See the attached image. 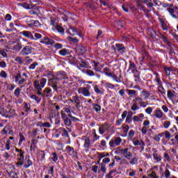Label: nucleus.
<instances>
[{
  "instance_id": "f257e3e1",
  "label": "nucleus",
  "mask_w": 178,
  "mask_h": 178,
  "mask_svg": "<svg viewBox=\"0 0 178 178\" xmlns=\"http://www.w3.org/2000/svg\"><path fill=\"white\" fill-rule=\"evenodd\" d=\"M116 152L118 154V155H123L124 158H126V159H128V161H130L131 158H133V154L129 151V148L127 147H118Z\"/></svg>"
},
{
  "instance_id": "f03ea898",
  "label": "nucleus",
  "mask_w": 178,
  "mask_h": 178,
  "mask_svg": "<svg viewBox=\"0 0 178 178\" xmlns=\"http://www.w3.org/2000/svg\"><path fill=\"white\" fill-rule=\"evenodd\" d=\"M47 84V79L42 78L41 79H36L33 81V86L36 91H42V88Z\"/></svg>"
},
{
  "instance_id": "7ed1b4c3",
  "label": "nucleus",
  "mask_w": 178,
  "mask_h": 178,
  "mask_svg": "<svg viewBox=\"0 0 178 178\" xmlns=\"http://www.w3.org/2000/svg\"><path fill=\"white\" fill-rule=\"evenodd\" d=\"M90 90H91V86L90 85H87L86 87L79 88L78 93L81 94L83 97H91Z\"/></svg>"
},
{
  "instance_id": "20e7f679",
  "label": "nucleus",
  "mask_w": 178,
  "mask_h": 178,
  "mask_svg": "<svg viewBox=\"0 0 178 178\" xmlns=\"http://www.w3.org/2000/svg\"><path fill=\"white\" fill-rule=\"evenodd\" d=\"M22 48H23V46L22 45V42H12L10 44V49L13 51V52H15L17 54V52H20L22 50Z\"/></svg>"
},
{
  "instance_id": "39448f33",
  "label": "nucleus",
  "mask_w": 178,
  "mask_h": 178,
  "mask_svg": "<svg viewBox=\"0 0 178 178\" xmlns=\"http://www.w3.org/2000/svg\"><path fill=\"white\" fill-rule=\"evenodd\" d=\"M122 143V138L120 137H115L114 138L111 139L109 142V145L112 148H115V147H119Z\"/></svg>"
},
{
  "instance_id": "423d86ee",
  "label": "nucleus",
  "mask_w": 178,
  "mask_h": 178,
  "mask_svg": "<svg viewBox=\"0 0 178 178\" xmlns=\"http://www.w3.org/2000/svg\"><path fill=\"white\" fill-rule=\"evenodd\" d=\"M56 138H58L60 134L61 136H64V137H68L69 136V134L67 132V131L66 130V129L63 128V127H60L58 129L56 130Z\"/></svg>"
},
{
  "instance_id": "0eeeda50",
  "label": "nucleus",
  "mask_w": 178,
  "mask_h": 178,
  "mask_svg": "<svg viewBox=\"0 0 178 178\" xmlns=\"http://www.w3.org/2000/svg\"><path fill=\"white\" fill-rule=\"evenodd\" d=\"M58 79L53 78L49 79V87H51L55 91H58Z\"/></svg>"
},
{
  "instance_id": "6e6552de",
  "label": "nucleus",
  "mask_w": 178,
  "mask_h": 178,
  "mask_svg": "<svg viewBox=\"0 0 178 178\" xmlns=\"http://www.w3.org/2000/svg\"><path fill=\"white\" fill-rule=\"evenodd\" d=\"M83 139L84 140L83 147L86 152H88V151H90V148H91V139H90V137L86 136H83Z\"/></svg>"
},
{
  "instance_id": "1a4fd4ad",
  "label": "nucleus",
  "mask_w": 178,
  "mask_h": 178,
  "mask_svg": "<svg viewBox=\"0 0 178 178\" xmlns=\"http://www.w3.org/2000/svg\"><path fill=\"white\" fill-rule=\"evenodd\" d=\"M50 24H51V26H52V30H54V31H55V30H56V31H58V33H63V31H65L63 28L62 26H59L54 21H51Z\"/></svg>"
},
{
  "instance_id": "9d476101",
  "label": "nucleus",
  "mask_w": 178,
  "mask_h": 178,
  "mask_svg": "<svg viewBox=\"0 0 178 178\" xmlns=\"http://www.w3.org/2000/svg\"><path fill=\"white\" fill-rule=\"evenodd\" d=\"M33 52V47L31 46H25L21 51V55H30Z\"/></svg>"
},
{
  "instance_id": "9b49d317",
  "label": "nucleus",
  "mask_w": 178,
  "mask_h": 178,
  "mask_svg": "<svg viewBox=\"0 0 178 178\" xmlns=\"http://www.w3.org/2000/svg\"><path fill=\"white\" fill-rule=\"evenodd\" d=\"M111 129V124L108 123H105L102 124L99 128V134H104L106 130H109Z\"/></svg>"
},
{
  "instance_id": "f8f14e48",
  "label": "nucleus",
  "mask_w": 178,
  "mask_h": 178,
  "mask_svg": "<svg viewBox=\"0 0 178 178\" xmlns=\"http://www.w3.org/2000/svg\"><path fill=\"white\" fill-rule=\"evenodd\" d=\"M153 118H156V119H162L163 118V111L160 108H156L152 115Z\"/></svg>"
},
{
  "instance_id": "ddd939ff",
  "label": "nucleus",
  "mask_w": 178,
  "mask_h": 178,
  "mask_svg": "<svg viewBox=\"0 0 178 178\" xmlns=\"http://www.w3.org/2000/svg\"><path fill=\"white\" fill-rule=\"evenodd\" d=\"M76 54L78 55H84L87 52V48L86 47L83 46L82 44H79L76 46Z\"/></svg>"
},
{
  "instance_id": "4468645a",
  "label": "nucleus",
  "mask_w": 178,
  "mask_h": 178,
  "mask_svg": "<svg viewBox=\"0 0 178 178\" xmlns=\"http://www.w3.org/2000/svg\"><path fill=\"white\" fill-rule=\"evenodd\" d=\"M25 81L26 79L22 77V74L20 73L17 74L15 76V83H17V84H19L20 86L23 84Z\"/></svg>"
},
{
  "instance_id": "2eb2a0df",
  "label": "nucleus",
  "mask_w": 178,
  "mask_h": 178,
  "mask_svg": "<svg viewBox=\"0 0 178 178\" xmlns=\"http://www.w3.org/2000/svg\"><path fill=\"white\" fill-rule=\"evenodd\" d=\"M65 151L66 152H67V154L72 155V156H77V152L74 151V148L70 146H67L65 148Z\"/></svg>"
},
{
  "instance_id": "dca6fc26",
  "label": "nucleus",
  "mask_w": 178,
  "mask_h": 178,
  "mask_svg": "<svg viewBox=\"0 0 178 178\" xmlns=\"http://www.w3.org/2000/svg\"><path fill=\"white\" fill-rule=\"evenodd\" d=\"M66 113H67V116L68 118H71V120H72V122H79V119L76 118V117H73V115H72V111H70V106L69 108H66L65 109Z\"/></svg>"
},
{
  "instance_id": "f3484780",
  "label": "nucleus",
  "mask_w": 178,
  "mask_h": 178,
  "mask_svg": "<svg viewBox=\"0 0 178 178\" xmlns=\"http://www.w3.org/2000/svg\"><path fill=\"white\" fill-rule=\"evenodd\" d=\"M43 94L44 97H46L47 98L52 97V89H51V88H45L43 90Z\"/></svg>"
},
{
  "instance_id": "a211bd4d",
  "label": "nucleus",
  "mask_w": 178,
  "mask_h": 178,
  "mask_svg": "<svg viewBox=\"0 0 178 178\" xmlns=\"http://www.w3.org/2000/svg\"><path fill=\"white\" fill-rule=\"evenodd\" d=\"M93 67L96 72H101V70L104 68V65H101L99 63L93 61Z\"/></svg>"
},
{
  "instance_id": "6ab92c4d",
  "label": "nucleus",
  "mask_w": 178,
  "mask_h": 178,
  "mask_svg": "<svg viewBox=\"0 0 178 178\" xmlns=\"http://www.w3.org/2000/svg\"><path fill=\"white\" fill-rule=\"evenodd\" d=\"M40 42L42 44H46V45H54V44H55V41L47 37H45L43 40H41Z\"/></svg>"
},
{
  "instance_id": "aec40b11",
  "label": "nucleus",
  "mask_w": 178,
  "mask_h": 178,
  "mask_svg": "<svg viewBox=\"0 0 178 178\" xmlns=\"http://www.w3.org/2000/svg\"><path fill=\"white\" fill-rule=\"evenodd\" d=\"M21 34L26 38H30V40H34V36L33 35V33H31V31H24L21 32Z\"/></svg>"
},
{
  "instance_id": "412c9836",
  "label": "nucleus",
  "mask_w": 178,
  "mask_h": 178,
  "mask_svg": "<svg viewBox=\"0 0 178 178\" xmlns=\"http://www.w3.org/2000/svg\"><path fill=\"white\" fill-rule=\"evenodd\" d=\"M56 78L57 79V80H65V79H67V76L66 75V72H59L57 73V76Z\"/></svg>"
},
{
  "instance_id": "4be33fe9",
  "label": "nucleus",
  "mask_w": 178,
  "mask_h": 178,
  "mask_svg": "<svg viewBox=\"0 0 178 178\" xmlns=\"http://www.w3.org/2000/svg\"><path fill=\"white\" fill-rule=\"evenodd\" d=\"M159 22L161 24V27H162V29L164 31H168V22L162 18H160L159 19Z\"/></svg>"
},
{
  "instance_id": "5701e85b",
  "label": "nucleus",
  "mask_w": 178,
  "mask_h": 178,
  "mask_svg": "<svg viewBox=\"0 0 178 178\" xmlns=\"http://www.w3.org/2000/svg\"><path fill=\"white\" fill-rule=\"evenodd\" d=\"M130 70H131L132 73L138 71L136 64H134V63H133L131 60L129 61V65L127 72H130Z\"/></svg>"
},
{
  "instance_id": "b1692460",
  "label": "nucleus",
  "mask_w": 178,
  "mask_h": 178,
  "mask_svg": "<svg viewBox=\"0 0 178 178\" xmlns=\"http://www.w3.org/2000/svg\"><path fill=\"white\" fill-rule=\"evenodd\" d=\"M122 136L126 137L127 136V133L129 132V130L130 129V127L129 125H122Z\"/></svg>"
},
{
  "instance_id": "393cba45",
  "label": "nucleus",
  "mask_w": 178,
  "mask_h": 178,
  "mask_svg": "<svg viewBox=\"0 0 178 178\" xmlns=\"http://www.w3.org/2000/svg\"><path fill=\"white\" fill-rule=\"evenodd\" d=\"M32 165H33V161L30 159V157L26 158L24 168H25V169H27L28 168H30V166H31Z\"/></svg>"
},
{
  "instance_id": "a878e982",
  "label": "nucleus",
  "mask_w": 178,
  "mask_h": 178,
  "mask_svg": "<svg viewBox=\"0 0 178 178\" xmlns=\"http://www.w3.org/2000/svg\"><path fill=\"white\" fill-rule=\"evenodd\" d=\"M148 53L145 52L144 54H140L139 57V60L140 62V64L143 65L144 62H145V58H147Z\"/></svg>"
},
{
  "instance_id": "bb28decb",
  "label": "nucleus",
  "mask_w": 178,
  "mask_h": 178,
  "mask_svg": "<svg viewBox=\"0 0 178 178\" xmlns=\"http://www.w3.org/2000/svg\"><path fill=\"white\" fill-rule=\"evenodd\" d=\"M59 54L61 55V56H66V55L70 54V51H69L67 49H63L59 51Z\"/></svg>"
},
{
  "instance_id": "cd10ccee",
  "label": "nucleus",
  "mask_w": 178,
  "mask_h": 178,
  "mask_svg": "<svg viewBox=\"0 0 178 178\" xmlns=\"http://www.w3.org/2000/svg\"><path fill=\"white\" fill-rule=\"evenodd\" d=\"M19 6L24 8L25 9H33V6L31 4H27L26 3H21L19 4Z\"/></svg>"
},
{
  "instance_id": "c85d7f7f",
  "label": "nucleus",
  "mask_w": 178,
  "mask_h": 178,
  "mask_svg": "<svg viewBox=\"0 0 178 178\" xmlns=\"http://www.w3.org/2000/svg\"><path fill=\"white\" fill-rule=\"evenodd\" d=\"M31 99H33V101H35V102H37V104H40V102H41V97H38V96H37V95H32L30 97Z\"/></svg>"
},
{
  "instance_id": "c756f323",
  "label": "nucleus",
  "mask_w": 178,
  "mask_h": 178,
  "mask_svg": "<svg viewBox=\"0 0 178 178\" xmlns=\"http://www.w3.org/2000/svg\"><path fill=\"white\" fill-rule=\"evenodd\" d=\"M168 12H169L170 15L173 17V19H177V16L175 15V9L172 8H167Z\"/></svg>"
},
{
  "instance_id": "7c9ffc66",
  "label": "nucleus",
  "mask_w": 178,
  "mask_h": 178,
  "mask_svg": "<svg viewBox=\"0 0 178 178\" xmlns=\"http://www.w3.org/2000/svg\"><path fill=\"white\" fill-rule=\"evenodd\" d=\"M134 145H141V147H143V148H144V147H145V143H144V140H136L135 142H134Z\"/></svg>"
},
{
  "instance_id": "2f4dec72",
  "label": "nucleus",
  "mask_w": 178,
  "mask_h": 178,
  "mask_svg": "<svg viewBox=\"0 0 178 178\" xmlns=\"http://www.w3.org/2000/svg\"><path fill=\"white\" fill-rule=\"evenodd\" d=\"M131 111H137L138 109H140V106H138V105H137V103L132 100V106L131 107Z\"/></svg>"
},
{
  "instance_id": "473e14b6",
  "label": "nucleus",
  "mask_w": 178,
  "mask_h": 178,
  "mask_svg": "<svg viewBox=\"0 0 178 178\" xmlns=\"http://www.w3.org/2000/svg\"><path fill=\"white\" fill-rule=\"evenodd\" d=\"M67 31L70 35H76L77 34V31L74 28H70Z\"/></svg>"
},
{
  "instance_id": "72a5a7b5",
  "label": "nucleus",
  "mask_w": 178,
  "mask_h": 178,
  "mask_svg": "<svg viewBox=\"0 0 178 178\" xmlns=\"http://www.w3.org/2000/svg\"><path fill=\"white\" fill-rule=\"evenodd\" d=\"M167 97L169 99H172V98H175V97H176V95H175V93H173V92H172V90H168L167 91Z\"/></svg>"
},
{
  "instance_id": "f704fd0d",
  "label": "nucleus",
  "mask_w": 178,
  "mask_h": 178,
  "mask_svg": "<svg viewBox=\"0 0 178 178\" xmlns=\"http://www.w3.org/2000/svg\"><path fill=\"white\" fill-rule=\"evenodd\" d=\"M94 90H95V92H96L97 94H100V95L104 94V90L99 88L98 86H95Z\"/></svg>"
},
{
  "instance_id": "c9c22d12",
  "label": "nucleus",
  "mask_w": 178,
  "mask_h": 178,
  "mask_svg": "<svg viewBox=\"0 0 178 178\" xmlns=\"http://www.w3.org/2000/svg\"><path fill=\"white\" fill-rule=\"evenodd\" d=\"M132 73L134 75L135 81H140V72L138 71H135Z\"/></svg>"
},
{
  "instance_id": "e433bc0d",
  "label": "nucleus",
  "mask_w": 178,
  "mask_h": 178,
  "mask_svg": "<svg viewBox=\"0 0 178 178\" xmlns=\"http://www.w3.org/2000/svg\"><path fill=\"white\" fill-rule=\"evenodd\" d=\"M158 90L159 92H161V94H162L163 95H165V94H166V90H165L163 86H162V85L159 86Z\"/></svg>"
},
{
  "instance_id": "4c0bfd02",
  "label": "nucleus",
  "mask_w": 178,
  "mask_h": 178,
  "mask_svg": "<svg viewBox=\"0 0 178 178\" xmlns=\"http://www.w3.org/2000/svg\"><path fill=\"white\" fill-rule=\"evenodd\" d=\"M130 165H137L138 163V158L133 157L132 159L129 161Z\"/></svg>"
},
{
  "instance_id": "58836bf2",
  "label": "nucleus",
  "mask_w": 178,
  "mask_h": 178,
  "mask_svg": "<svg viewBox=\"0 0 178 178\" xmlns=\"http://www.w3.org/2000/svg\"><path fill=\"white\" fill-rule=\"evenodd\" d=\"M153 158L156 161V162H161V161H162V156L158 155V154H154Z\"/></svg>"
},
{
  "instance_id": "ea45409f",
  "label": "nucleus",
  "mask_w": 178,
  "mask_h": 178,
  "mask_svg": "<svg viewBox=\"0 0 178 178\" xmlns=\"http://www.w3.org/2000/svg\"><path fill=\"white\" fill-rule=\"evenodd\" d=\"M142 95L145 97L146 99H147V98H149V95H151V93H149V92L147 91L146 90H143L142 91Z\"/></svg>"
},
{
  "instance_id": "a19ab883",
  "label": "nucleus",
  "mask_w": 178,
  "mask_h": 178,
  "mask_svg": "<svg viewBox=\"0 0 178 178\" xmlns=\"http://www.w3.org/2000/svg\"><path fill=\"white\" fill-rule=\"evenodd\" d=\"M100 170L104 175H105L106 173V165L104 163H102L100 166Z\"/></svg>"
},
{
  "instance_id": "79ce46f5",
  "label": "nucleus",
  "mask_w": 178,
  "mask_h": 178,
  "mask_svg": "<svg viewBox=\"0 0 178 178\" xmlns=\"http://www.w3.org/2000/svg\"><path fill=\"white\" fill-rule=\"evenodd\" d=\"M73 99H74V103L75 104H77V105H80V97H79V96L75 95L72 97Z\"/></svg>"
},
{
  "instance_id": "37998d69",
  "label": "nucleus",
  "mask_w": 178,
  "mask_h": 178,
  "mask_svg": "<svg viewBox=\"0 0 178 178\" xmlns=\"http://www.w3.org/2000/svg\"><path fill=\"white\" fill-rule=\"evenodd\" d=\"M127 172H129V170ZM136 173H137V171H136L133 169H129V176H130V177H134V176H136Z\"/></svg>"
},
{
  "instance_id": "c03bdc74",
  "label": "nucleus",
  "mask_w": 178,
  "mask_h": 178,
  "mask_svg": "<svg viewBox=\"0 0 178 178\" xmlns=\"http://www.w3.org/2000/svg\"><path fill=\"white\" fill-rule=\"evenodd\" d=\"M0 77H1V79H8V73H6L4 70H1L0 72Z\"/></svg>"
},
{
  "instance_id": "a18cd8bd",
  "label": "nucleus",
  "mask_w": 178,
  "mask_h": 178,
  "mask_svg": "<svg viewBox=\"0 0 178 178\" xmlns=\"http://www.w3.org/2000/svg\"><path fill=\"white\" fill-rule=\"evenodd\" d=\"M35 144H36L35 140H32V142L31 144V151H34V149L37 148V145Z\"/></svg>"
},
{
  "instance_id": "49530a36",
  "label": "nucleus",
  "mask_w": 178,
  "mask_h": 178,
  "mask_svg": "<svg viewBox=\"0 0 178 178\" xmlns=\"http://www.w3.org/2000/svg\"><path fill=\"white\" fill-rule=\"evenodd\" d=\"M10 129L9 128L8 126H6L1 131V134H8Z\"/></svg>"
},
{
  "instance_id": "de8ad7c7",
  "label": "nucleus",
  "mask_w": 178,
  "mask_h": 178,
  "mask_svg": "<svg viewBox=\"0 0 178 178\" xmlns=\"http://www.w3.org/2000/svg\"><path fill=\"white\" fill-rule=\"evenodd\" d=\"M63 120L65 126H70L72 124V120H70V118H67Z\"/></svg>"
},
{
  "instance_id": "09e8293b",
  "label": "nucleus",
  "mask_w": 178,
  "mask_h": 178,
  "mask_svg": "<svg viewBox=\"0 0 178 178\" xmlns=\"http://www.w3.org/2000/svg\"><path fill=\"white\" fill-rule=\"evenodd\" d=\"M133 116V114L128 115L126 118V123H128V124H130L131 122H133V120H131V117Z\"/></svg>"
},
{
  "instance_id": "8fccbe9b",
  "label": "nucleus",
  "mask_w": 178,
  "mask_h": 178,
  "mask_svg": "<svg viewBox=\"0 0 178 178\" xmlns=\"http://www.w3.org/2000/svg\"><path fill=\"white\" fill-rule=\"evenodd\" d=\"M115 47L118 51H123L124 49V46L122 44H116Z\"/></svg>"
},
{
  "instance_id": "3c124183",
  "label": "nucleus",
  "mask_w": 178,
  "mask_h": 178,
  "mask_svg": "<svg viewBox=\"0 0 178 178\" xmlns=\"http://www.w3.org/2000/svg\"><path fill=\"white\" fill-rule=\"evenodd\" d=\"M164 159L166 160L167 162H170L172 161V159H170V156H169V154L165 152L163 154Z\"/></svg>"
},
{
  "instance_id": "603ef678",
  "label": "nucleus",
  "mask_w": 178,
  "mask_h": 178,
  "mask_svg": "<svg viewBox=\"0 0 178 178\" xmlns=\"http://www.w3.org/2000/svg\"><path fill=\"white\" fill-rule=\"evenodd\" d=\"M93 109L96 111V112H99V111H101V106L97 104H93Z\"/></svg>"
},
{
  "instance_id": "864d4df0",
  "label": "nucleus",
  "mask_w": 178,
  "mask_h": 178,
  "mask_svg": "<svg viewBox=\"0 0 178 178\" xmlns=\"http://www.w3.org/2000/svg\"><path fill=\"white\" fill-rule=\"evenodd\" d=\"M171 122L170 121H164L163 122V127L164 129H169L170 127Z\"/></svg>"
},
{
  "instance_id": "5fc2aeb1",
  "label": "nucleus",
  "mask_w": 178,
  "mask_h": 178,
  "mask_svg": "<svg viewBox=\"0 0 178 178\" xmlns=\"http://www.w3.org/2000/svg\"><path fill=\"white\" fill-rule=\"evenodd\" d=\"M15 61L17 62V63H19V65H22V63H23V58L20 56H17L15 59Z\"/></svg>"
},
{
  "instance_id": "6e6d98bb",
  "label": "nucleus",
  "mask_w": 178,
  "mask_h": 178,
  "mask_svg": "<svg viewBox=\"0 0 178 178\" xmlns=\"http://www.w3.org/2000/svg\"><path fill=\"white\" fill-rule=\"evenodd\" d=\"M164 136L165 138H168V140L172 138V134L168 131H164Z\"/></svg>"
},
{
  "instance_id": "4d7b16f0",
  "label": "nucleus",
  "mask_w": 178,
  "mask_h": 178,
  "mask_svg": "<svg viewBox=\"0 0 178 178\" xmlns=\"http://www.w3.org/2000/svg\"><path fill=\"white\" fill-rule=\"evenodd\" d=\"M6 22H10L12 20V15L10 14H6L4 17Z\"/></svg>"
},
{
  "instance_id": "13d9d810",
  "label": "nucleus",
  "mask_w": 178,
  "mask_h": 178,
  "mask_svg": "<svg viewBox=\"0 0 178 178\" xmlns=\"http://www.w3.org/2000/svg\"><path fill=\"white\" fill-rule=\"evenodd\" d=\"M35 66H38V63L34 62L33 64L29 65V69L31 70H34V69H35Z\"/></svg>"
},
{
  "instance_id": "bf43d9fd",
  "label": "nucleus",
  "mask_w": 178,
  "mask_h": 178,
  "mask_svg": "<svg viewBox=\"0 0 178 178\" xmlns=\"http://www.w3.org/2000/svg\"><path fill=\"white\" fill-rule=\"evenodd\" d=\"M155 81L157 83L159 86H162V81H161V78H159V75L156 76Z\"/></svg>"
},
{
  "instance_id": "052dcab7",
  "label": "nucleus",
  "mask_w": 178,
  "mask_h": 178,
  "mask_svg": "<svg viewBox=\"0 0 178 178\" xmlns=\"http://www.w3.org/2000/svg\"><path fill=\"white\" fill-rule=\"evenodd\" d=\"M53 156L51 157V161H53V162H56L58 161V154H56V153H53L52 154Z\"/></svg>"
},
{
  "instance_id": "680f3d73",
  "label": "nucleus",
  "mask_w": 178,
  "mask_h": 178,
  "mask_svg": "<svg viewBox=\"0 0 178 178\" xmlns=\"http://www.w3.org/2000/svg\"><path fill=\"white\" fill-rule=\"evenodd\" d=\"M0 55L3 56V58H6L8 56V54H6V51L5 49L0 50Z\"/></svg>"
},
{
  "instance_id": "e2e57ef3",
  "label": "nucleus",
  "mask_w": 178,
  "mask_h": 178,
  "mask_svg": "<svg viewBox=\"0 0 178 178\" xmlns=\"http://www.w3.org/2000/svg\"><path fill=\"white\" fill-rule=\"evenodd\" d=\"M86 74H88V76H95V74L94 73V71H92L91 70H86Z\"/></svg>"
},
{
  "instance_id": "0e129e2a",
  "label": "nucleus",
  "mask_w": 178,
  "mask_h": 178,
  "mask_svg": "<svg viewBox=\"0 0 178 178\" xmlns=\"http://www.w3.org/2000/svg\"><path fill=\"white\" fill-rule=\"evenodd\" d=\"M10 140H8L6 143V149H7V151H9V149H10Z\"/></svg>"
},
{
  "instance_id": "69168bd1",
  "label": "nucleus",
  "mask_w": 178,
  "mask_h": 178,
  "mask_svg": "<svg viewBox=\"0 0 178 178\" xmlns=\"http://www.w3.org/2000/svg\"><path fill=\"white\" fill-rule=\"evenodd\" d=\"M14 95L16 97H20V88H17L14 92Z\"/></svg>"
},
{
  "instance_id": "338daca9",
  "label": "nucleus",
  "mask_w": 178,
  "mask_h": 178,
  "mask_svg": "<svg viewBox=\"0 0 178 178\" xmlns=\"http://www.w3.org/2000/svg\"><path fill=\"white\" fill-rule=\"evenodd\" d=\"M164 175L165 178H170V171H169V170H165Z\"/></svg>"
},
{
  "instance_id": "774afa93",
  "label": "nucleus",
  "mask_w": 178,
  "mask_h": 178,
  "mask_svg": "<svg viewBox=\"0 0 178 178\" xmlns=\"http://www.w3.org/2000/svg\"><path fill=\"white\" fill-rule=\"evenodd\" d=\"M10 177L11 178H18L17 177V174L15 172H12L10 173Z\"/></svg>"
}]
</instances>
